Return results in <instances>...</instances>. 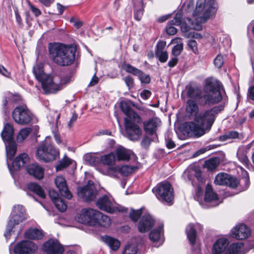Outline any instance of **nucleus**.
<instances>
[{
    "instance_id": "1",
    "label": "nucleus",
    "mask_w": 254,
    "mask_h": 254,
    "mask_svg": "<svg viewBox=\"0 0 254 254\" xmlns=\"http://www.w3.org/2000/svg\"><path fill=\"white\" fill-rule=\"evenodd\" d=\"M205 94L202 95L200 89L190 87L187 91V96L197 101L202 105L217 103L222 99L225 91L222 84L217 80H207L204 87Z\"/></svg>"
},
{
    "instance_id": "2",
    "label": "nucleus",
    "mask_w": 254,
    "mask_h": 254,
    "mask_svg": "<svg viewBox=\"0 0 254 254\" xmlns=\"http://www.w3.org/2000/svg\"><path fill=\"white\" fill-rule=\"evenodd\" d=\"M222 106L214 107L203 112H201L194 117L193 122H188L184 125V130L189 136L200 137L205 134L206 130H209L214 122L216 116L223 110Z\"/></svg>"
},
{
    "instance_id": "3",
    "label": "nucleus",
    "mask_w": 254,
    "mask_h": 254,
    "mask_svg": "<svg viewBox=\"0 0 254 254\" xmlns=\"http://www.w3.org/2000/svg\"><path fill=\"white\" fill-rule=\"evenodd\" d=\"M76 51L75 47L63 44L50 45L49 47V54L53 62L63 66L70 65L73 63Z\"/></svg>"
},
{
    "instance_id": "4",
    "label": "nucleus",
    "mask_w": 254,
    "mask_h": 254,
    "mask_svg": "<svg viewBox=\"0 0 254 254\" xmlns=\"http://www.w3.org/2000/svg\"><path fill=\"white\" fill-rule=\"evenodd\" d=\"M33 72L36 79L41 83L46 93H54L62 89L63 84L57 82V77L46 74L41 65L34 66Z\"/></svg>"
},
{
    "instance_id": "5",
    "label": "nucleus",
    "mask_w": 254,
    "mask_h": 254,
    "mask_svg": "<svg viewBox=\"0 0 254 254\" xmlns=\"http://www.w3.org/2000/svg\"><path fill=\"white\" fill-rule=\"evenodd\" d=\"M51 137H46L45 140L38 146L36 157L37 159L45 162L54 161L59 155L58 150L55 148L50 142Z\"/></svg>"
},
{
    "instance_id": "6",
    "label": "nucleus",
    "mask_w": 254,
    "mask_h": 254,
    "mask_svg": "<svg viewBox=\"0 0 254 254\" xmlns=\"http://www.w3.org/2000/svg\"><path fill=\"white\" fill-rule=\"evenodd\" d=\"M215 0H197L194 15H198V22H205L216 10L214 6Z\"/></svg>"
},
{
    "instance_id": "7",
    "label": "nucleus",
    "mask_w": 254,
    "mask_h": 254,
    "mask_svg": "<svg viewBox=\"0 0 254 254\" xmlns=\"http://www.w3.org/2000/svg\"><path fill=\"white\" fill-rule=\"evenodd\" d=\"M193 16L195 17V22L192 21L189 18H184L182 20V12L181 11H179L176 14L173 19L169 22V24L170 25H180L181 31L183 33L188 32L190 29L200 30L201 28L200 24L203 22H198L197 21V18L198 17V16L194 15V11L193 13Z\"/></svg>"
},
{
    "instance_id": "8",
    "label": "nucleus",
    "mask_w": 254,
    "mask_h": 254,
    "mask_svg": "<svg viewBox=\"0 0 254 254\" xmlns=\"http://www.w3.org/2000/svg\"><path fill=\"white\" fill-rule=\"evenodd\" d=\"M152 191L159 199L167 203L171 202L174 199L173 189L168 182L159 183L153 189Z\"/></svg>"
},
{
    "instance_id": "9",
    "label": "nucleus",
    "mask_w": 254,
    "mask_h": 254,
    "mask_svg": "<svg viewBox=\"0 0 254 254\" xmlns=\"http://www.w3.org/2000/svg\"><path fill=\"white\" fill-rule=\"evenodd\" d=\"M12 118L18 124L26 125L32 121V114L25 105L16 107L12 112Z\"/></svg>"
},
{
    "instance_id": "10",
    "label": "nucleus",
    "mask_w": 254,
    "mask_h": 254,
    "mask_svg": "<svg viewBox=\"0 0 254 254\" xmlns=\"http://www.w3.org/2000/svg\"><path fill=\"white\" fill-rule=\"evenodd\" d=\"M125 127L127 137L133 141L139 140L142 135V130L139 126L135 123H138L133 120L125 119Z\"/></svg>"
},
{
    "instance_id": "11",
    "label": "nucleus",
    "mask_w": 254,
    "mask_h": 254,
    "mask_svg": "<svg viewBox=\"0 0 254 254\" xmlns=\"http://www.w3.org/2000/svg\"><path fill=\"white\" fill-rule=\"evenodd\" d=\"M96 193L94 183L91 181H88L86 186L79 188L77 190L78 196L86 201L93 200L96 197Z\"/></svg>"
},
{
    "instance_id": "12",
    "label": "nucleus",
    "mask_w": 254,
    "mask_h": 254,
    "mask_svg": "<svg viewBox=\"0 0 254 254\" xmlns=\"http://www.w3.org/2000/svg\"><path fill=\"white\" fill-rule=\"evenodd\" d=\"M37 246L30 241H22L14 248L15 254H35Z\"/></svg>"
},
{
    "instance_id": "13",
    "label": "nucleus",
    "mask_w": 254,
    "mask_h": 254,
    "mask_svg": "<svg viewBox=\"0 0 254 254\" xmlns=\"http://www.w3.org/2000/svg\"><path fill=\"white\" fill-rule=\"evenodd\" d=\"M214 183L217 185L227 186L232 188H236L239 184V181L227 174L220 173L216 176Z\"/></svg>"
},
{
    "instance_id": "14",
    "label": "nucleus",
    "mask_w": 254,
    "mask_h": 254,
    "mask_svg": "<svg viewBox=\"0 0 254 254\" xmlns=\"http://www.w3.org/2000/svg\"><path fill=\"white\" fill-rule=\"evenodd\" d=\"M96 205L100 209L111 213H114L117 210L114 199L109 195L106 194L100 197L97 201Z\"/></svg>"
},
{
    "instance_id": "15",
    "label": "nucleus",
    "mask_w": 254,
    "mask_h": 254,
    "mask_svg": "<svg viewBox=\"0 0 254 254\" xmlns=\"http://www.w3.org/2000/svg\"><path fill=\"white\" fill-rule=\"evenodd\" d=\"M97 210L91 208L83 209L76 218L77 221L79 223L93 225L95 217H96Z\"/></svg>"
},
{
    "instance_id": "16",
    "label": "nucleus",
    "mask_w": 254,
    "mask_h": 254,
    "mask_svg": "<svg viewBox=\"0 0 254 254\" xmlns=\"http://www.w3.org/2000/svg\"><path fill=\"white\" fill-rule=\"evenodd\" d=\"M43 250L48 254H63L64 250L57 240L53 239H50L44 244Z\"/></svg>"
},
{
    "instance_id": "17",
    "label": "nucleus",
    "mask_w": 254,
    "mask_h": 254,
    "mask_svg": "<svg viewBox=\"0 0 254 254\" xmlns=\"http://www.w3.org/2000/svg\"><path fill=\"white\" fill-rule=\"evenodd\" d=\"M123 68L126 72L138 76L142 83L147 84L150 82V78L149 75L144 74L141 70L130 64H124Z\"/></svg>"
},
{
    "instance_id": "18",
    "label": "nucleus",
    "mask_w": 254,
    "mask_h": 254,
    "mask_svg": "<svg viewBox=\"0 0 254 254\" xmlns=\"http://www.w3.org/2000/svg\"><path fill=\"white\" fill-rule=\"evenodd\" d=\"M55 183L63 196L68 199L71 198L72 195L67 188L65 179L63 176H57L55 179Z\"/></svg>"
},
{
    "instance_id": "19",
    "label": "nucleus",
    "mask_w": 254,
    "mask_h": 254,
    "mask_svg": "<svg viewBox=\"0 0 254 254\" xmlns=\"http://www.w3.org/2000/svg\"><path fill=\"white\" fill-rule=\"evenodd\" d=\"M232 236L238 240H243L248 238L251 235L249 228L244 224L236 225L231 230Z\"/></svg>"
},
{
    "instance_id": "20",
    "label": "nucleus",
    "mask_w": 254,
    "mask_h": 254,
    "mask_svg": "<svg viewBox=\"0 0 254 254\" xmlns=\"http://www.w3.org/2000/svg\"><path fill=\"white\" fill-rule=\"evenodd\" d=\"M161 121L157 117L152 118L143 122V128L145 132L149 135L156 133L157 129L160 126Z\"/></svg>"
},
{
    "instance_id": "21",
    "label": "nucleus",
    "mask_w": 254,
    "mask_h": 254,
    "mask_svg": "<svg viewBox=\"0 0 254 254\" xmlns=\"http://www.w3.org/2000/svg\"><path fill=\"white\" fill-rule=\"evenodd\" d=\"M29 158L26 153H22L17 156L12 162L11 166H9V162L7 161L8 167L10 172L17 171L23 167L25 164L29 161Z\"/></svg>"
},
{
    "instance_id": "22",
    "label": "nucleus",
    "mask_w": 254,
    "mask_h": 254,
    "mask_svg": "<svg viewBox=\"0 0 254 254\" xmlns=\"http://www.w3.org/2000/svg\"><path fill=\"white\" fill-rule=\"evenodd\" d=\"M154 220L149 214L143 215L139 223L138 230L141 233L148 231L154 225Z\"/></svg>"
},
{
    "instance_id": "23",
    "label": "nucleus",
    "mask_w": 254,
    "mask_h": 254,
    "mask_svg": "<svg viewBox=\"0 0 254 254\" xmlns=\"http://www.w3.org/2000/svg\"><path fill=\"white\" fill-rule=\"evenodd\" d=\"M26 218L25 210L23 206L17 205L14 206L13 214L10 219L14 222L15 224H19Z\"/></svg>"
},
{
    "instance_id": "24",
    "label": "nucleus",
    "mask_w": 254,
    "mask_h": 254,
    "mask_svg": "<svg viewBox=\"0 0 254 254\" xmlns=\"http://www.w3.org/2000/svg\"><path fill=\"white\" fill-rule=\"evenodd\" d=\"M122 111L127 116L125 119L133 120L134 121L139 122L140 118L130 107L125 102H122L120 105Z\"/></svg>"
},
{
    "instance_id": "25",
    "label": "nucleus",
    "mask_w": 254,
    "mask_h": 254,
    "mask_svg": "<svg viewBox=\"0 0 254 254\" xmlns=\"http://www.w3.org/2000/svg\"><path fill=\"white\" fill-rule=\"evenodd\" d=\"M204 200L206 202L214 203V206H217L220 203L217 194L213 192L211 186L209 185L206 187Z\"/></svg>"
},
{
    "instance_id": "26",
    "label": "nucleus",
    "mask_w": 254,
    "mask_h": 254,
    "mask_svg": "<svg viewBox=\"0 0 254 254\" xmlns=\"http://www.w3.org/2000/svg\"><path fill=\"white\" fill-rule=\"evenodd\" d=\"M228 246V241L226 239H220L214 244L212 249V254H221L226 252Z\"/></svg>"
},
{
    "instance_id": "27",
    "label": "nucleus",
    "mask_w": 254,
    "mask_h": 254,
    "mask_svg": "<svg viewBox=\"0 0 254 254\" xmlns=\"http://www.w3.org/2000/svg\"><path fill=\"white\" fill-rule=\"evenodd\" d=\"M28 173L35 178L40 180L44 176V169L37 164H31L27 168Z\"/></svg>"
},
{
    "instance_id": "28",
    "label": "nucleus",
    "mask_w": 254,
    "mask_h": 254,
    "mask_svg": "<svg viewBox=\"0 0 254 254\" xmlns=\"http://www.w3.org/2000/svg\"><path fill=\"white\" fill-rule=\"evenodd\" d=\"M110 224L111 220L110 218L108 216L97 210L96 217H95L93 225H98L106 227L109 226Z\"/></svg>"
},
{
    "instance_id": "29",
    "label": "nucleus",
    "mask_w": 254,
    "mask_h": 254,
    "mask_svg": "<svg viewBox=\"0 0 254 254\" xmlns=\"http://www.w3.org/2000/svg\"><path fill=\"white\" fill-rule=\"evenodd\" d=\"M13 134L14 129L13 127L8 123L6 124L1 133V136L3 141L13 140Z\"/></svg>"
},
{
    "instance_id": "30",
    "label": "nucleus",
    "mask_w": 254,
    "mask_h": 254,
    "mask_svg": "<svg viewBox=\"0 0 254 254\" xmlns=\"http://www.w3.org/2000/svg\"><path fill=\"white\" fill-rule=\"evenodd\" d=\"M131 150H127L123 147H119L117 148L116 154L118 160L127 161L130 159V155L132 154Z\"/></svg>"
},
{
    "instance_id": "31",
    "label": "nucleus",
    "mask_w": 254,
    "mask_h": 254,
    "mask_svg": "<svg viewBox=\"0 0 254 254\" xmlns=\"http://www.w3.org/2000/svg\"><path fill=\"white\" fill-rule=\"evenodd\" d=\"M6 142L7 144H5V148L7 157L8 159L11 160L17 150L16 144L13 140L7 141Z\"/></svg>"
},
{
    "instance_id": "32",
    "label": "nucleus",
    "mask_w": 254,
    "mask_h": 254,
    "mask_svg": "<svg viewBox=\"0 0 254 254\" xmlns=\"http://www.w3.org/2000/svg\"><path fill=\"white\" fill-rule=\"evenodd\" d=\"M163 227V225H161L158 229L153 230L150 232L149 235L150 240L154 243H159V246L162 244L163 242L161 237Z\"/></svg>"
},
{
    "instance_id": "33",
    "label": "nucleus",
    "mask_w": 254,
    "mask_h": 254,
    "mask_svg": "<svg viewBox=\"0 0 254 254\" xmlns=\"http://www.w3.org/2000/svg\"><path fill=\"white\" fill-rule=\"evenodd\" d=\"M102 240L113 251H117L120 246V242L114 238L105 236L102 237Z\"/></svg>"
},
{
    "instance_id": "34",
    "label": "nucleus",
    "mask_w": 254,
    "mask_h": 254,
    "mask_svg": "<svg viewBox=\"0 0 254 254\" xmlns=\"http://www.w3.org/2000/svg\"><path fill=\"white\" fill-rule=\"evenodd\" d=\"M186 110L191 116H194L195 117L197 116L199 108L196 101L192 99L189 100L187 102Z\"/></svg>"
},
{
    "instance_id": "35",
    "label": "nucleus",
    "mask_w": 254,
    "mask_h": 254,
    "mask_svg": "<svg viewBox=\"0 0 254 254\" xmlns=\"http://www.w3.org/2000/svg\"><path fill=\"white\" fill-rule=\"evenodd\" d=\"M42 232L37 229H30L25 233V237L29 239H41L43 238Z\"/></svg>"
},
{
    "instance_id": "36",
    "label": "nucleus",
    "mask_w": 254,
    "mask_h": 254,
    "mask_svg": "<svg viewBox=\"0 0 254 254\" xmlns=\"http://www.w3.org/2000/svg\"><path fill=\"white\" fill-rule=\"evenodd\" d=\"M244 247L242 243H233L231 245L226 252V254H241V249Z\"/></svg>"
},
{
    "instance_id": "37",
    "label": "nucleus",
    "mask_w": 254,
    "mask_h": 254,
    "mask_svg": "<svg viewBox=\"0 0 254 254\" xmlns=\"http://www.w3.org/2000/svg\"><path fill=\"white\" fill-rule=\"evenodd\" d=\"M28 189L34 192L41 198H44L45 197V193L42 188L38 185L35 183H30L27 185Z\"/></svg>"
},
{
    "instance_id": "38",
    "label": "nucleus",
    "mask_w": 254,
    "mask_h": 254,
    "mask_svg": "<svg viewBox=\"0 0 254 254\" xmlns=\"http://www.w3.org/2000/svg\"><path fill=\"white\" fill-rule=\"evenodd\" d=\"M186 231L189 241L191 245H194L196 240V232L193 225L192 224L188 225Z\"/></svg>"
},
{
    "instance_id": "39",
    "label": "nucleus",
    "mask_w": 254,
    "mask_h": 254,
    "mask_svg": "<svg viewBox=\"0 0 254 254\" xmlns=\"http://www.w3.org/2000/svg\"><path fill=\"white\" fill-rule=\"evenodd\" d=\"M84 159L86 164L91 166H95L100 161V158L92 153L85 154Z\"/></svg>"
},
{
    "instance_id": "40",
    "label": "nucleus",
    "mask_w": 254,
    "mask_h": 254,
    "mask_svg": "<svg viewBox=\"0 0 254 254\" xmlns=\"http://www.w3.org/2000/svg\"><path fill=\"white\" fill-rule=\"evenodd\" d=\"M219 163V160L218 158H210L205 162L204 167L209 170H213L218 166Z\"/></svg>"
},
{
    "instance_id": "41",
    "label": "nucleus",
    "mask_w": 254,
    "mask_h": 254,
    "mask_svg": "<svg viewBox=\"0 0 254 254\" xmlns=\"http://www.w3.org/2000/svg\"><path fill=\"white\" fill-rule=\"evenodd\" d=\"M72 160L68 158L65 155L64 158L60 161L58 165L56 166L57 171H61L71 164Z\"/></svg>"
},
{
    "instance_id": "42",
    "label": "nucleus",
    "mask_w": 254,
    "mask_h": 254,
    "mask_svg": "<svg viewBox=\"0 0 254 254\" xmlns=\"http://www.w3.org/2000/svg\"><path fill=\"white\" fill-rule=\"evenodd\" d=\"M100 161H101L103 164L112 165L114 164L115 161V156L113 153H110L102 156L101 158H100Z\"/></svg>"
},
{
    "instance_id": "43",
    "label": "nucleus",
    "mask_w": 254,
    "mask_h": 254,
    "mask_svg": "<svg viewBox=\"0 0 254 254\" xmlns=\"http://www.w3.org/2000/svg\"><path fill=\"white\" fill-rule=\"evenodd\" d=\"M32 129L30 127H25L20 130L17 137V140L18 142H22L31 132Z\"/></svg>"
},
{
    "instance_id": "44",
    "label": "nucleus",
    "mask_w": 254,
    "mask_h": 254,
    "mask_svg": "<svg viewBox=\"0 0 254 254\" xmlns=\"http://www.w3.org/2000/svg\"><path fill=\"white\" fill-rule=\"evenodd\" d=\"M137 168L134 166L125 165L119 169V172L125 176H127L133 171H135Z\"/></svg>"
},
{
    "instance_id": "45",
    "label": "nucleus",
    "mask_w": 254,
    "mask_h": 254,
    "mask_svg": "<svg viewBox=\"0 0 254 254\" xmlns=\"http://www.w3.org/2000/svg\"><path fill=\"white\" fill-rule=\"evenodd\" d=\"M239 136V133L236 131H231L220 137V140L225 141L227 139H235Z\"/></svg>"
},
{
    "instance_id": "46",
    "label": "nucleus",
    "mask_w": 254,
    "mask_h": 254,
    "mask_svg": "<svg viewBox=\"0 0 254 254\" xmlns=\"http://www.w3.org/2000/svg\"><path fill=\"white\" fill-rule=\"evenodd\" d=\"M138 251L136 245L129 244L126 246L123 254H136Z\"/></svg>"
},
{
    "instance_id": "47",
    "label": "nucleus",
    "mask_w": 254,
    "mask_h": 254,
    "mask_svg": "<svg viewBox=\"0 0 254 254\" xmlns=\"http://www.w3.org/2000/svg\"><path fill=\"white\" fill-rule=\"evenodd\" d=\"M17 224H15L14 222H13L12 220H9L8 221V224H7V225L6 227V232L4 234V237L7 239L9 238V237L11 235V233L12 232V229H13V227L14 226V225H17Z\"/></svg>"
},
{
    "instance_id": "48",
    "label": "nucleus",
    "mask_w": 254,
    "mask_h": 254,
    "mask_svg": "<svg viewBox=\"0 0 254 254\" xmlns=\"http://www.w3.org/2000/svg\"><path fill=\"white\" fill-rule=\"evenodd\" d=\"M53 203L55 204L56 208L60 211L64 212L66 210L67 208L66 204L62 198L59 199L57 200V201H55Z\"/></svg>"
},
{
    "instance_id": "49",
    "label": "nucleus",
    "mask_w": 254,
    "mask_h": 254,
    "mask_svg": "<svg viewBox=\"0 0 254 254\" xmlns=\"http://www.w3.org/2000/svg\"><path fill=\"white\" fill-rule=\"evenodd\" d=\"M224 63V59L222 55L218 54L214 59L213 63L215 67L218 68L222 67Z\"/></svg>"
},
{
    "instance_id": "50",
    "label": "nucleus",
    "mask_w": 254,
    "mask_h": 254,
    "mask_svg": "<svg viewBox=\"0 0 254 254\" xmlns=\"http://www.w3.org/2000/svg\"><path fill=\"white\" fill-rule=\"evenodd\" d=\"M155 54L161 63L166 62L168 58V55L166 51L155 52Z\"/></svg>"
},
{
    "instance_id": "51",
    "label": "nucleus",
    "mask_w": 254,
    "mask_h": 254,
    "mask_svg": "<svg viewBox=\"0 0 254 254\" xmlns=\"http://www.w3.org/2000/svg\"><path fill=\"white\" fill-rule=\"evenodd\" d=\"M142 211L141 209L136 210H133L130 213V218L132 221L136 222L142 214Z\"/></svg>"
},
{
    "instance_id": "52",
    "label": "nucleus",
    "mask_w": 254,
    "mask_h": 254,
    "mask_svg": "<svg viewBox=\"0 0 254 254\" xmlns=\"http://www.w3.org/2000/svg\"><path fill=\"white\" fill-rule=\"evenodd\" d=\"M183 49V46L182 44L175 45L172 51V53L175 57L179 56Z\"/></svg>"
},
{
    "instance_id": "53",
    "label": "nucleus",
    "mask_w": 254,
    "mask_h": 254,
    "mask_svg": "<svg viewBox=\"0 0 254 254\" xmlns=\"http://www.w3.org/2000/svg\"><path fill=\"white\" fill-rule=\"evenodd\" d=\"M184 36H185L187 38H194L195 39H201L202 38V36L201 34L199 33H198L197 32H190V33H184Z\"/></svg>"
},
{
    "instance_id": "54",
    "label": "nucleus",
    "mask_w": 254,
    "mask_h": 254,
    "mask_svg": "<svg viewBox=\"0 0 254 254\" xmlns=\"http://www.w3.org/2000/svg\"><path fill=\"white\" fill-rule=\"evenodd\" d=\"M124 80L129 89L133 87L134 83L133 79L131 76L129 75L127 76L124 78Z\"/></svg>"
},
{
    "instance_id": "55",
    "label": "nucleus",
    "mask_w": 254,
    "mask_h": 254,
    "mask_svg": "<svg viewBox=\"0 0 254 254\" xmlns=\"http://www.w3.org/2000/svg\"><path fill=\"white\" fill-rule=\"evenodd\" d=\"M166 32L168 34L170 35H173L177 33V29L173 27V25H169L168 22L166 28Z\"/></svg>"
},
{
    "instance_id": "56",
    "label": "nucleus",
    "mask_w": 254,
    "mask_h": 254,
    "mask_svg": "<svg viewBox=\"0 0 254 254\" xmlns=\"http://www.w3.org/2000/svg\"><path fill=\"white\" fill-rule=\"evenodd\" d=\"M49 195L53 202L61 198L59 197V194L54 190H49Z\"/></svg>"
},
{
    "instance_id": "57",
    "label": "nucleus",
    "mask_w": 254,
    "mask_h": 254,
    "mask_svg": "<svg viewBox=\"0 0 254 254\" xmlns=\"http://www.w3.org/2000/svg\"><path fill=\"white\" fill-rule=\"evenodd\" d=\"M188 45L194 53L197 51V43L195 40H191L189 41Z\"/></svg>"
},
{
    "instance_id": "58",
    "label": "nucleus",
    "mask_w": 254,
    "mask_h": 254,
    "mask_svg": "<svg viewBox=\"0 0 254 254\" xmlns=\"http://www.w3.org/2000/svg\"><path fill=\"white\" fill-rule=\"evenodd\" d=\"M166 45L165 41H160L158 42L156 46V49L155 52H162L164 51L163 49Z\"/></svg>"
},
{
    "instance_id": "59",
    "label": "nucleus",
    "mask_w": 254,
    "mask_h": 254,
    "mask_svg": "<svg viewBox=\"0 0 254 254\" xmlns=\"http://www.w3.org/2000/svg\"><path fill=\"white\" fill-rule=\"evenodd\" d=\"M151 142V140L148 137L145 136L142 140L141 142V145L143 147L147 148L149 146Z\"/></svg>"
},
{
    "instance_id": "60",
    "label": "nucleus",
    "mask_w": 254,
    "mask_h": 254,
    "mask_svg": "<svg viewBox=\"0 0 254 254\" xmlns=\"http://www.w3.org/2000/svg\"><path fill=\"white\" fill-rule=\"evenodd\" d=\"M151 95V93L149 90H143L140 93V96L143 99L146 100L148 99Z\"/></svg>"
},
{
    "instance_id": "61",
    "label": "nucleus",
    "mask_w": 254,
    "mask_h": 254,
    "mask_svg": "<svg viewBox=\"0 0 254 254\" xmlns=\"http://www.w3.org/2000/svg\"><path fill=\"white\" fill-rule=\"evenodd\" d=\"M239 159L245 167L247 168L249 167L250 162L248 158L246 156L243 155L241 157H240Z\"/></svg>"
},
{
    "instance_id": "62",
    "label": "nucleus",
    "mask_w": 254,
    "mask_h": 254,
    "mask_svg": "<svg viewBox=\"0 0 254 254\" xmlns=\"http://www.w3.org/2000/svg\"><path fill=\"white\" fill-rule=\"evenodd\" d=\"M178 62V59L177 57L174 56L168 62V65L171 67L175 66Z\"/></svg>"
},
{
    "instance_id": "63",
    "label": "nucleus",
    "mask_w": 254,
    "mask_h": 254,
    "mask_svg": "<svg viewBox=\"0 0 254 254\" xmlns=\"http://www.w3.org/2000/svg\"><path fill=\"white\" fill-rule=\"evenodd\" d=\"M143 15V10H139L136 11H134V18L135 19H136L137 21H139L142 16Z\"/></svg>"
},
{
    "instance_id": "64",
    "label": "nucleus",
    "mask_w": 254,
    "mask_h": 254,
    "mask_svg": "<svg viewBox=\"0 0 254 254\" xmlns=\"http://www.w3.org/2000/svg\"><path fill=\"white\" fill-rule=\"evenodd\" d=\"M248 96L250 99L254 101V86L249 87L248 91Z\"/></svg>"
}]
</instances>
